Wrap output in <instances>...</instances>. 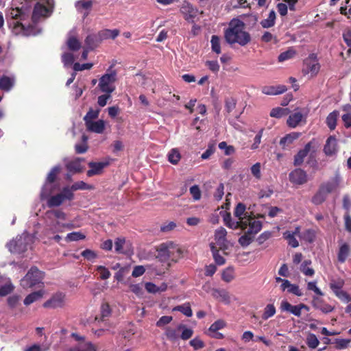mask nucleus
<instances>
[{
	"mask_svg": "<svg viewBox=\"0 0 351 351\" xmlns=\"http://www.w3.org/2000/svg\"><path fill=\"white\" fill-rule=\"evenodd\" d=\"M211 295L225 304H229L230 303V295L225 289H213Z\"/></svg>",
	"mask_w": 351,
	"mask_h": 351,
	"instance_id": "obj_16",
	"label": "nucleus"
},
{
	"mask_svg": "<svg viewBox=\"0 0 351 351\" xmlns=\"http://www.w3.org/2000/svg\"><path fill=\"white\" fill-rule=\"evenodd\" d=\"M60 171V166L53 167L50 172L48 173L45 183L40 193L41 199L47 198L51 193V191H49L47 189L48 185L54 182L56 179L57 175Z\"/></svg>",
	"mask_w": 351,
	"mask_h": 351,
	"instance_id": "obj_8",
	"label": "nucleus"
},
{
	"mask_svg": "<svg viewBox=\"0 0 351 351\" xmlns=\"http://www.w3.org/2000/svg\"><path fill=\"white\" fill-rule=\"evenodd\" d=\"M287 90V88L284 85L278 86H265L261 89L263 94L267 95H276L284 93Z\"/></svg>",
	"mask_w": 351,
	"mask_h": 351,
	"instance_id": "obj_20",
	"label": "nucleus"
},
{
	"mask_svg": "<svg viewBox=\"0 0 351 351\" xmlns=\"http://www.w3.org/2000/svg\"><path fill=\"white\" fill-rule=\"evenodd\" d=\"M344 285V280L339 278L337 280H332L330 282V288L334 293L342 290V287Z\"/></svg>",
	"mask_w": 351,
	"mask_h": 351,
	"instance_id": "obj_47",
	"label": "nucleus"
},
{
	"mask_svg": "<svg viewBox=\"0 0 351 351\" xmlns=\"http://www.w3.org/2000/svg\"><path fill=\"white\" fill-rule=\"evenodd\" d=\"M99 109L93 110L92 108H90L89 110L87 112L86 114L84 117V120L86 123V125H87L90 122H93V119H97L99 116Z\"/></svg>",
	"mask_w": 351,
	"mask_h": 351,
	"instance_id": "obj_46",
	"label": "nucleus"
},
{
	"mask_svg": "<svg viewBox=\"0 0 351 351\" xmlns=\"http://www.w3.org/2000/svg\"><path fill=\"white\" fill-rule=\"evenodd\" d=\"M85 238V235L79 232H73L71 233H69L65 239L67 242L71 241H77L80 240H82Z\"/></svg>",
	"mask_w": 351,
	"mask_h": 351,
	"instance_id": "obj_55",
	"label": "nucleus"
},
{
	"mask_svg": "<svg viewBox=\"0 0 351 351\" xmlns=\"http://www.w3.org/2000/svg\"><path fill=\"white\" fill-rule=\"evenodd\" d=\"M280 310L282 311L289 312L296 317H300L302 312L298 305H291L287 300H282L280 303Z\"/></svg>",
	"mask_w": 351,
	"mask_h": 351,
	"instance_id": "obj_19",
	"label": "nucleus"
},
{
	"mask_svg": "<svg viewBox=\"0 0 351 351\" xmlns=\"http://www.w3.org/2000/svg\"><path fill=\"white\" fill-rule=\"evenodd\" d=\"M218 147L220 149L224 151V154L226 156L231 155L235 152L234 147L232 145H228L225 141L219 143Z\"/></svg>",
	"mask_w": 351,
	"mask_h": 351,
	"instance_id": "obj_57",
	"label": "nucleus"
},
{
	"mask_svg": "<svg viewBox=\"0 0 351 351\" xmlns=\"http://www.w3.org/2000/svg\"><path fill=\"white\" fill-rule=\"evenodd\" d=\"M211 251L215 263L219 265H222L226 263V259L219 254L218 250L213 245H211Z\"/></svg>",
	"mask_w": 351,
	"mask_h": 351,
	"instance_id": "obj_51",
	"label": "nucleus"
},
{
	"mask_svg": "<svg viewBox=\"0 0 351 351\" xmlns=\"http://www.w3.org/2000/svg\"><path fill=\"white\" fill-rule=\"evenodd\" d=\"M312 147V143L309 142L307 144L305 145L304 147L300 150L298 154L295 156L294 158V165L298 166L300 165L303 161L305 157L308 155V154L310 152Z\"/></svg>",
	"mask_w": 351,
	"mask_h": 351,
	"instance_id": "obj_21",
	"label": "nucleus"
},
{
	"mask_svg": "<svg viewBox=\"0 0 351 351\" xmlns=\"http://www.w3.org/2000/svg\"><path fill=\"white\" fill-rule=\"evenodd\" d=\"M312 305L315 309L321 311L323 313H328L334 310V307L326 303L322 299L318 297H313Z\"/></svg>",
	"mask_w": 351,
	"mask_h": 351,
	"instance_id": "obj_15",
	"label": "nucleus"
},
{
	"mask_svg": "<svg viewBox=\"0 0 351 351\" xmlns=\"http://www.w3.org/2000/svg\"><path fill=\"white\" fill-rule=\"evenodd\" d=\"M324 152L327 156H332L337 152V143L335 136H330L327 138Z\"/></svg>",
	"mask_w": 351,
	"mask_h": 351,
	"instance_id": "obj_18",
	"label": "nucleus"
},
{
	"mask_svg": "<svg viewBox=\"0 0 351 351\" xmlns=\"http://www.w3.org/2000/svg\"><path fill=\"white\" fill-rule=\"evenodd\" d=\"M299 136L300 134L298 132L288 134L280 139V145L285 149L290 146Z\"/></svg>",
	"mask_w": 351,
	"mask_h": 351,
	"instance_id": "obj_26",
	"label": "nucleus"
},
{
	"mask_svg": "<svg viewBox=\"0 0 351 351\" xmlns=\"http://www.w3.org/2000/svg\"><path fill=\"white\" fill-rule=\"evenodd\" d=\"M249 228L247 232L254 237V236L261 231L262 228V223L260 221H252L251 216H248L246 220Z\"/></svg>",
	"mask_w": 351,
	"mask_h": 351,
	"instance_id": "obj_22",
	"label": "nucleus"
},
{
	"mask_svg": "<svg viewBox=\"0 0 351 351\" xmlns=\"http://www.w3.org/2000/svg\"><path fill=\"white\" fill-rule=\"evenodd\" d=\"M226 235L227 231L223 227H221L215 230V239L217 243L220 246V248L226 249Z\"/></svg>",
	"mask_w": 351,
	"mask_h": 351,
	"instance_id": "obj_23",
	"label": "nucleus"
},
{
	"mask_svg": "<svg viewBox=\"0 0 351 351\" xmlns=\"http://www.w3.org/2000/svg\"><path fill=\"white\" fill-rule=\"evenodd\" d=\"M86 125L88 130L97 134L103 133L105 129V122L103 120L90 122Z\"/></svg>",
	"mask_w": 351,
	"mask_h": 351,
	"instance_id": "obj_27",
	"label": "nucleus"
},
{
	"mask_svg": "<svg viewBox=\"0 0 351 351\" xmlns=\"http://www.w3.org/2000/svg\"><path fill=\"white\" fill-rule=\"evenodd\" d=\"M67 46L71 51H77L81 47V44L75 37H70L67 40Z\"/></svg>",
	"mask_w": 351,
	"mask_h": 351,
	"instance_id": "obj_53",
	"label": "nucleus"
},
{
	"mask_svg": "<svg viewBox=\"0 0 351 351\" xmlns=\"http://www.w3.org/2000/svg\"><path fill=\"white\" fill-rule=\"evenodd\" d=\"M343 111L345 112L342 115V120L346 128H351V105L346 104L343 106Z\"/></svg>",
	"mask_w": 351,
	"mask_h": 351,
	"instance_id": "obj_33",
	"label": "nucleus"
},
{
	"mask_svg": "<svg viewBox=\"0 0 351 351\" xmlns=\"http://www.w3.org/2000/svg\"><path fill=\"white\" fill-rule=\"evenodd\" d=\"M276 310L274 304H269L266 305L264 308V312L262 315V319L267 320L269 318L273 317L276 314Z\"/></svg>",
	"mask_w": 351,
	"mask_h": 351,
	"instance_id": "obj_41",
	"label": "nucleus"
},
{
	"mask_svg": "<svg viewBox=\"0 0 351 351\" xmlns=\"http://www.w3.org/2000/svg\"><path fill=\"white\" fill-rule=\"evenodd\" d=\"M93 188V186L92 185H89L84 181H79L72 184L71 186L69 187V189L73 193L77 190H90Z\"/></svg>",
	"mask_w": 351,
	"mask_h": 351,
	"instance_id": "obj_40",
	"label": "nucleus"
},
{
	"mask_svg": "<svg viewBox=\"0 0 351 351\" xmlns=\"http://www.w3.org/2000/svg\"><path fill=\"white\" fill-rule=\"evenodd\" d=\"M350 252V248L348 243H345L341 245L337 254L338 261L341 263H344L348 257Z\"/></svg>",
	"mask_w": 351,
	"mask_h": 351,
	"instance_id": "obj_29",
	"label": "nucleus"
},
{
	"mask_svg": "<svg viewBox=\"0 0 351 351\" xmlns=\"http://www.w3.org/2000/svg\"><path fill=\"white\" fill-rule=\"evenodd\" d=\"M117 72L110 71L101 76L99 79V87L101 91L105 93H112L114 89V86L112 85L116 81Z\"/></svg>",
	"mask_w": 351,
	"mask_h": 351,
	"instance_id": "obj_6",
	"label": "nucleus"
},
{
	"mask_svg": "<svg viewBox=\"0 0 351 351\" xmlns=\"http://www.w3.org/2000/svg\"><path fill=\"white\" fill-rule=\"evenodd\" d=\"M226 326V323L222 319H218L212 324L209 328L210 332H217L219 330L223 328Z\"/></svg>",
	"mask_w": 351,
	"mask_h": 351,
	"instance_id": "obj_61",
	"label": "nucleus"
},
{
	"mask_svg": "<svg viewBox=\"0 0 351 351\" xmlns=\"http://www.w3.org/2000/svg\"><path fill=\"white\" fill-rule=\"evenodd\" d=\"M84 159L81 158H77L73 160L70 161L66 165V167L68 171L73 173H79L82 171V167L81 165V162L83 161Z\"/></svg>",
	"mask_w": 351,
	"mask_h": 351,
	"instance_id": "obj_28",
	"label": "nucleus"
},
{
	"mask_svg": "<svg viewBox=\"0 0 351 351\" xmlns=\"http://www.w3.org/2000/svg\"><path fill=\"white\" fill-rule=\"evenodd\" d=\"M32 241V237L27 233H23L8 243L6 246L11 253L21 254L27 250Z\"/></svg>",
	"mask_w": 351,
	"mask_h": 351,
	"instance_id": "obj_3",
	"label": "nucleus"
},
{
	"mask_svg": "<svg viewBox=\"0 0 351 351\" xmlns=\"http://www.w3.org/2000/svg\"><path fill=\"white\" fill-rule=\"evenodd\" d=\"M339 112L336 110L330 112L326 117V124L330 130H335Z\"/></svg>",
	"mask_w": 351,
	"mask_h": 351,
	"instance_id": "obj_37",
	"label": "nucleus"
},
{
	"mask_svg": "<svg viewBox=\"0 0 351 351\" xmlns=\"http://www.w3.org/2000/svg\"><path fill=\"white\" fill-rule=\"evenodd\" d=\"M283 237L287 241L288 244L292 247H297L299 246V243L295 238L294 233L291 231H286L283 233Z\"/></svg>",
	"mask_w": 351,
	"mask_h": 351,
	"instance_id": "obj_39",
	"label": "nucleus"
},
{
	"mask_svg": "<svg viewBox=\"0 0 351 351\" xmlns=\"http://www.w3.org/2000/svg\"><path fill=\"white\" fill-rule=\"evenodd\" d=\"M221 278L226 282H230L234 278V268L229 267L224 269L222 273Z\"/></svg>",
	"mask_w": 351,
	"mask_h": 351,
	"instance_id": "obj_45",
	"label": "nucleus"
},
{
	"mask_svg": "<svg viewBox=\"0 0 351 351\" xmlns=\"http://www.w3.org/2000/svg\"><path fill=\"white\" fill-rule=\"evenodd\" d=\"M306 72L311 73V76L316 75L320 69V65L315 54H311L304 61Z\"/></svg>",
	"mask_w": 351,
	"mask_h": 351,
	"instance_id": "obj_10",
	"label": "nucleus"
},
{
	"mask_svg": "<svg viewBox=\"0 0 351 351\" xmlns=\"http://www.w3.org/2000/svg\"><path fill=\"white\" fill-rule=\"evenodd\" d=\"M341 182V178L339 173H337L334 177L330 178L327 182L322 183L319 186L323 189V190L326 192L327 194H330L335 191L338 187Z\"/></svg>",
	"mask_w": 351,
	"mask_h": 351,
	"instance_id": "obj_9",
	"label": "nucleus"
},
{
	"mask_svg": "<svg viewBox=\"0 0 351 351\" xmlns=\"http://www.w3.org/2000/svg\"><path fill=\"white\" fill-rule=\"evenodd\" d=\"M88 167L90 169L87 171L88 177H92L95 175H100L103 172V169L108 166V162H89Z\"/></svg>",
	"mask_w": 351,
	"mask_h": 351,
	"instance_id": "obj_12",
	"label": "nucleus"
},
{
	"mask_svg": "<svg viewBox=\"0 0 351 351\" xmlns=\"http://www.w3.org/2000/svg\"><path fill=\"white\" fill-rule=\"evenodd\" d=\"M276 20V13L274 10L269 12L267 19L263 20L261 24L264 28H269L274 25Z\"/></svg>",
	"mask_w": 351,
	"mask_h": 351,
	"instance_id": "obj_38",
	"label": "nucleus"
},
{
	"mask_svg": "<svg viewBox=\"0 0 351 351\" xmlns=\"http://www.w3.org/2000/svg\"><path fill=\"white\" fill-rule=\"evenodd\" d=\"M246 206L243 203H239L235 207L234 215V216L241 221V222H246V220L248 218L247 213H245Z\"/></svg>",
	"mask_w": 351,
	"mask_h": 351,
	"instance_id": "obj_24",
	"label": "nucleus"
},
{
	"mask_svg": "<svg viewBox=\"0 0 351 351\" xmlns=\"http://www.w3.org/2000/svg\"><path fill=\"white\" fill-rule=\"evenodd\" d=\"M44 294V291L43 290H39L37 291H34L28 295L26 296V298L24 300V304L26 306H28L34 302H36L39 300H40Z\"/></svg>",
	"mask_w": 351,
	"mask_h": 351,
	"instance_id": "obj_32",
	"label": "nucleus"
},
{
	"mask_svg": "<svg viewBox=\"0 0 351 351\" xmlns=\"http://www.w3.org/2000/svg\"><path fill=\"white\" fill-rule=\"evenodd\" d=\"M215 143L214 142H210L206 150L201 155V158L202 160L208 159L215 153Z\"/></svg>",
	"mask_w": 351,
	"mask_h": 351,
	"instance_id": "obj_48",
	"label": "nucleus"
},
{
	"mask_svg": "<svg viewBox=\"0 0 351 351\" xmlns=\"http://www.w3.org/2000/svg\"><path fill=\"white\" fill-rule=\"evenodd\" d=\"M254 239V237L248 234L247 232L241 236L239 239V243L243 247L248 246Z\"/></svg>",
	"mask_w": 351,
	"mask_h": 351,
	"instance_id": "obj_56",
	"label": "nucleus"
},
{
	"mask_svg": "<svg viewBox=\"0 0 351 351\" xmlns=\"http://www.w3.org/2000/svg\"><path fill=\"white\" fill-rule=\"evenodd\" d=\"M14 79L3 75L0 78V89L4 91H9L14 86Z\"/></svg>",
	"mask_w": 351,
	"mask_h": 351,
	"instance_id": "obj_34",
	"label": "nucleus"
},
{
	"mask_svg": "<svg viewBox=\"0 0 351 351\" xmlns=\"http://www.w3.org/2000/svg\"><path fill=\"white\" fill-rule=\"evenodd\" d=\"M101 42L98 34H89L85 39V45L88 50H93Z\"/></svg>",
	"mask_w": 351,
	"mask_h": 351,
	"instance_id": "obj_25",
	"label": "nucleus"
},
{
	"mask_svg": "<svg viewBox=\"0 0 351 351\" xmlns=\"http://www.w3.org/2000/svg\"><path fill=\"white\" fill-rule=\"evenodd\" d=\"M177 330L181 331L180 338L183 340L189 339L193 334V330L184 324L177 326Z\"/></svg>",
	"mask_w": 351,
	"mask_h": 351,
	"instance_id": "obj_35",
	"label": "nucleus"
},
{
	"mask_svg": "<svg viewBox=\"0 0 351 351\" xmlns=\"http://www.w3.org/2000/svg\"><path fill=\"white\" fill-rule=\"evenodd\" d=\"M210 44L212 51L217 54H219L221 53V43L219 37L216 35L212 36Z\"/></svg>",
	"mask_w": 351,
	"mask_h": 351,
	"instance_id": "obj_43",
	"label": "nucleus"
},
{
	"mask_svg": "<svg viewBox=\"0 0 351 351\" xmlns=\"http://www.w3.org/2000/svg\"><path fill=\"white\" fill-rule=\"evenodd\" d=\"M8 15L10 16L11 21H8V23L10 27L13 25L14 32L16 34L21 33L23 35H26L27 32L25 25L20 21H14L15 20L23 21L27 17V15L25 10H23V8H12L9 12Z\"/></svg>",
	"mask_w": 351,
	"mask_h": 351,
	"instance_id": "obj_2",
	"label": "nucleus"
},
{
	"mask_svg": "<svg viewBox=\"0 0 351 351\" xmlns=\"http://www.w3.org/2000/svg\"><path fill=\"white\" fill-rule=\"evenodd\" d=\"M180 12L188 21H194V19L198 15V10L194 8L189 2H184L180 8Z\"/></svg>",
	"mask_w": 351,
	"mask_h": 351,
	"instance_id": "obj_11",
	"label": "nucleus"
},
{
	"mask_svg": "<svg viewBox=\"0 0 351 351\" xmlns=\"http://www.w3.org/2000/svg\"><path fill=\"white\" fill-rule=\"evenodd\" d=\"M174 248L175 243L173 241H167L161 243L157 249V258L162 262L168 261Z\"/></svg>",
	"mask_w": 351,
	"mask_h": 351,
	"instance_id": "obj_7",
	"label": "nucleus"
},
{
	"mask_svg": "<svg viewBox=\"0 0 351 351\" xmlns=\"http://www.w3.org/2000/svg\"><path fill=\"white\" fill-rule=\"evenodd\" d=\"M226 226L228 228H232V229H237L238 228H241L242 229H245L247 228V224L246 222H241L240 220L233 221L232 219L230 222H227Z\"/></svg>",
	"mask_w": 351,
	"mask_h": 351,
	"instance_id": "obj_63",
	"label": "nucleus"
},
{
	"mask_svg": "<svg viewBox=\"0 0 351 351\" xmlns=\"http://www.w3.org/2000/svg\"><path fill=\"white\" fill-rule=\"evenodd\" d=\"M75 6L79 11L82 10H90L93 6L92 1L80 0L75 2Z\"/></svg>",
	"mask_w": 351,
	"mask_h": 351,
	"instance_id": "obj_50",
	"label": "nucleus"
},
{
	"mask_svg": "<svg viewBox=\"0 0 351 351\" xmlns=\"http://www.w3.org/2000/svg\"><path fill=\"white\" fill-rule=\"evenodd\" d=\"M177 311H180L187 317H190L193 315V311L189 302L182 305H177Z\"/></svg>",
	"mask_w": 351,
	"mask_h": 351,
	"instance_id": "obj_42",
	"label": "nucleus"
},
{
	"mask_svg": "<svg viewBox=\"0 0 351 351\" xmlns=\"http://www.w3.org/2000/svg\"><path fill=\"white\" fill-rule=\"evenodd\" d=\"M225 38L229 44L238 43L245 46L250 41V35L244 31L243 22L239 19H233L225 31Z\"/></svg>",
	"mask_w": 351,
	"mask_h": 351,
	"instance_id": "obj_1",
	"label": "nucleus"
},
{
	"mask_svg": "<svg viewBox=\"0 0 351 351\" xmlns=\"http://www.w3.org/2000/svg\"><path fill=\"white\" fill-rule=\"evenodd\" d=\"M74 194L71 191L69 186L63 188L61 193L51 196L47 200V206L53 208L60 206L64 200H72Z\"/></svg>",
	"mask_w": 351,
	"mask_h": 351,
	"instance_id": "obj_5",
	"label": "nucleus"
},
{
	"mask_svg": "<svg viewBox=\"0 0 351 351\" xmlns=\"http://www.w3.org/2000/svg\"><path fill=\"white\" fill-rule=\"evenodd\" d=\"M97 271L100 273V278L101 280H107L111 276L110 271L104 266H97Z\"/></svg>",
	"mask_w": 351,
	"mask_h": 351,
	"instance_id": "obj_64",
	"label": "nucleus"
},
{
	"mask_svg": "<svg viewBox=\"0 0 351 351\" xmlns=\"http://www.w3.org/2000/svg\"><path fill=\"white\" fill-rule=\"evenodd\" d=\"M46 215L51 217V216L55 217L57 219L64 220L66 219V214L60 210H51L46 213Z\"/></svg>",
	"mask_w": 351,
	"mask_h": 351,
	"instance_id": "obj_60",
	"label": "nucleus"
},
{
	"mask_svg": "<svg viewBox=\"0 0 351 351\" xmlns=\"http://www.w3.org/2000/svg\"><path fill=\"white\" fill-rule=\"evenodd\" d=\"M302 114L301 112H298L291 114L287 119V124L289 127L294 128L302 121Z\"/></svg>",
	"mask_w": 351,
	"mask_h": 351,
	"instance_id": "obj_36",
	"label": "nucleus"
},
{
	"mask_svg": "<svg viewBox=\"0 0 351 351\" xmlns=\"http://www.w3.org/2000/svg\"><path fill=\"white\" fill-rule=\"evenodd\" d=\"M288 109L287 108H282L280 107H277L273 108L270 112V116L271 117L274 118H281L288 114Z\"/></svg>",
	"mask_w": 351,
	"mask_h": 351,
	"instance_id": "obj_44",
	"label": "nucleus"
},
{
	"mask_svg": "<svg viewBox=\"0 0 351 351\" xmlns=\"http://www.w3.org/2000/svg\"><path fill=\"white\" fill-rule=\"evenodd\" d=\"M328 195V194L319 186L316 193L313 196L311 202L315 205H320L325 202Z\"/></svg>",
	"mask_w": 351,
	"mask_h": 351,
	"instance_id": "obj_30",
	"label": "nucleus"
},
{
	"mask_svg": "<svg viewBox=\"0 0 351 351\" xmlns=\"http://www.w3.org/2000/svg\"><path fill=\"white\" fill-rule=\"evenodd\" d=\"M289 180L293 184H303L307 181V175L304 170L296 169L289 173Z\"/></svg>",
	"mask_w": 351,
	"mask_h": 351,
	"instance_id": "obj_13",
	"label": "nucleus"
},
{
	"mask_svg": "<svg viewBox=\"0 0 351 351\" xmlns=\"http://www.w3.org/2000/svg\"><path fill=\"white\" fill-rule=\"evenodd\" d=\"M97 34L99 35V37L101 41H102L103 40H106V39H108V38L114 39L115 38H117L119 36V31L117 29H103V30L99 32Z\"/></svg>",
	"mask_w": 351,
	"mask_h": 351,
	"instance_id": "obj_31",
	"label": "nucleus"
},
{
	"mask_svg": "<svg viewBox=\"0 0 351 351\" xmlns=\"http://www.w3.org/2000/svg\"><path fill=\"white\" fill-rule=\"evenodd\" d=\"M189 344L195 350H200L205 346L204 341L198 337L191 339Z\"/></svg>",
	"mask_w": 351,
	"mask_h": 351,
	"instance_id": "obj_58",
	"label": "nucleus"
},
{
	"mask_svg": "<svg viewBox=\"0 0 351 351\" xmlns=\"http://www.w3.org/2000/svg\"><path fill=\"white\" fill-rule=\"evenodd\" d=\"M125 244V239L123 237L117 238L114 242L115 251L119 254H127V252L123 250V245Z\"/></svg>",
	"mask_w": 351,
	"mask_h": 351,
	"instance_id": "obj_54",
	"label": "nucleus"
},
{
	"mask_svg": "<svg viewBox=\"0 0 351 351\" xmlns=\"http://www.w3.org/2000/svg\"><path fill=\"white\" fill-rule=\"evenodd\" d=\"M64 295L62 293H58L53 295V297L47 300L44 304L43 306L45 308H58L62 307L64 305Z\"/></svg>",
	"mask_w": 351,
	"mask_h": 351,
	"instance_id": "obj_14",
	"label": "nucleus"
},
{
	"mask_svg": "<svg viewBox=\"0 0 351 351\" xmlns=\"http://www.w3.org/2000/svg\"><path fill=\"white\" fill-rule=\"evenodd\" d=\"M319 341L315 334L310 333L306 337V344L311 349H315L319 345Z\"/></svg>",
	"mask_w": 351,
	"mask_h": 351,
	"instance_id": "obj_49",
	"label": "nucleus"
},
{
	"mask_svg": "<svg viewBox=\"0 0 351 351\" xmlns=\"http://www.w3.org/2000/svg\"><path fill=\"white\" fill-rule=\"evenodd\" d=\"M295 54V51L292 49H289L287 51H284L279 55L278 61L284 62L285 60H289V59L292 58Z\"/></svg>",
	"mask_w": 351,
	"mask_h": 351,
	"instance_id": "obj_59",
	"label": "nucleus"
},
{
	"mask_svg": "<svg viewBox=\"0 0 351 351\" xmlns=\"http://www.w3.org/2000/svg\"><path fill=\"white\" fill-rule=\"evenodd\" d=\"M341 301L344 303L351 302V296L345 291L341 290L334 293Z\"/></svg>",
	"mask_w": 351,
	"mask_h": 351,
	"instance_id": "obj_62",
	"label": "nucleus"
},
{
	"mask_svg": "<svg viewBox=\"0 0 351 351\" xmlns=\"http://www.w3.org/2000/svg\"><path fill=\"white\" fill-rule=\"evenodd\" d=\"M44 272L36 267H32L26 275L21 280V285L24 289L32 288L42 282Z\"/></svg>",
	"mask_w": 351,
	"mask_h": 351,
	"instance_id": "obj_4",
	"label": "nucleus"
},
{
	"mask_svg": "<svg viewBox=\"0 0 351 351\" xmlns=\"http://www.w3.org/2000/svg\"><path fill=\"white\" fill-rule=\"evenodd\" d=\"M49 9L47 8L43 3L37 2L34 5L33 13H32V20L34 21H38L41 16H45L47 15L49 12Z\"/></svg>",
	"mask_w": 351,
	"mask_h": 351,
	"instance_id": "obj_17",
	"label": "nucleus"
},
{
	"mask_svg": "<svg viewBox=\"0 0 351 351\" xmlns=\"http://www.w3.org/2000/svg\"><path fill=\"white\" fill-rule=\"evenodd\" d=\"M101 317L99 320L104 321L106 318L108 317L111 315V308L108 303H104L101 306Z\"/></svg>",
	"mask_w": 351,
	"mask_h": 351,
	"instance_id": "obj_52",
	"label": "nucleus"
}]
</instances>
